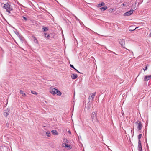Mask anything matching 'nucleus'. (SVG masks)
I'll return each instance as SVG.
<instances>
[{"instance_id":"nucleus-1","label":"nucleus","mask_w":151,"mask_h":151,"mask_svg":"<svg viewBox=\"0 0 151 151\" xmlns=\"http://www.w3.org/2000/svg\"><path fill=\"white\" fill-rule=\"evenodd\" d=\"M97 111L93 112L91 117L93 122H98V120L97 118Z\"/></svg>"},{"instance_id":"nucleus-2","label":"nucleus","mask_w":151,"mask_h":151,"mask_svg":"<svg viewBox=\"0 0 151 151\" xmlns=\"http://www.w3.org/2000/svg\"><path fill=\"white\" fill-rule=\"evenodd\" d=\"M10 2H8L6 4H4V8L5 9H8L9 10H12L13 8L9 4Z\"/></svg>"},{"instance_id":"nucleus-3","label":"nucleus","mask_w":151,"mask_h":151,"mask_svg":"<svg viewBox=\"0 0 151 151\" xmlns=\"http://www.w3.org/2000/svg\"><path fill=\"white\" fill-rule=\"evenodd\" d=\"M96 92H94L91 94V96L88 98V100L90 101H93V99L96 95Z\"/></svg>"},{"instance_id":"nucleus-4","label":"nucleus","mask_w":151,"mask_h":151,"mask_svg":"<svg viewBox=\"0 0 151 151\" xmlns=\"http://www.w3.org/2000/svg\"><path fill=\"white\" fill-rule=\"evenodd\" d=\"M136 123L138 125L137 129L139 130H140L141 129L142 125L141 124V122L139 121H137L136 122Z\"/></svg>"},{"instance_id":"nucleus-5","label":"nucleus","mask_w":151,"mask_h":151,"mask_svg":"<svg viewBox=\"0 0 151 151\" xmlns=\"http://www.w3.org/2000/svg\"><path fill=\"white\" fill-rule=\"evenodd\" d=\"M10 110L7 108L4 111L3 115L6 117H7L9 114Z\"/></svg>"},{"instance_id":"nucleus-6","label":"nucleus","mask_w":151,"mask_h":151,"mask_svg":"<svg viewBox=\"0 0 151 151\" xmlns=\"http://www.w3.org/2000/svg\"><path fill=\"white\" fill-rule=\"evenodd\" d=\"M134 10L131 9L130 10L124 13V16H129L131 15L133 12Z\"/></svg>"},{"instance_id":"nucleus-7","label":"nucleus","mask_w":151,"mask_h":151,"mask_svg":"<svg viewBox=\"0 0 151 151\" xmlns=\"http://www.w3.org/2000/svg\"><path fill=\"white\" fill-rule=\"evenodd\" d=\"M56 90V88H50L49 92L51 93L54 96L56 94V93H55Z\"/></svg>"},{"instance_id":"nucleus-8","label":"nucleus","mask_w":151,"mask_h":151,"mask_svg":"<svg viewBox=\"0 0 151 151\" xmlns=\"http://www.w3.org/2000/svg\"><path fill=\"white\" fill-rule=\"evenodd\" d=\"M119 42L122 47H123L125 48V41L124 40V39H120Z\"/></svg>"},{"instance_id":"nucleus-9","label":"nucleus","mask_w":151,"mask_h":151,"mask_svg":"<svg viewBox=\"0 0 151 151\" xmlns=\"http://www.w3.org/2000/svg\"><path fill=\"white\" fill-rule=\"evenodd\" d=\"M150 78H151V75H149L148 76H146L144 77V81H147Z\"/></svg>"},{"instance_id":"nucleus-10","label":"nucleus","mask_w":151,"mask_h":151,"mask_svg":"<svg viewBox=\"0 0 151 151\" xmlns=\"http://www.w3.org/2000/svg\"><path fill=\"white\" fill-rule=\"evenodd\" d=\"M55 93H56V94L58 96H60L62 94V93L57 89H56Z\"/></svg>"},{"instance_id":"nucleus-11","label":"nucleus","mask_w":151,"mask_h":151,"mask_svg":"<svg viewBox=\"0 0 151 151\" xmlns=\"http://www.w3.org/2000/svg\"><path fill=\"white\" fill-rule=\"evenodd\" d=\"M78 77V76L76 74H72L71 76V77L73 79H76Z\"/></svg>"},{"instance_id":"nucleus-12","label":"nucleus","mask_w":151,"mask_h":151,"mask_svg":"<svg viewBox=\"0 0 151 151\" xmlns=\"http://www.w3.org/2000/svg\"><path fill=\"white\" fill-rule=\"evenodd\" d=\"M52 133L54 135H58V133L56 130H52L51 131Z\"/></svg>"},{"instance_id":"nucleus-13","label":"nucleus","mask_w":151,"mask_h":151,"mask_svg":"<svg viewBox=\"0 0 151 151\" xmlns=\"http://www.w3.org/2000/svg\"><path fill=\"white\" fill-rule=\"evenodd\" d=\"M20 93L21 94H22V96H23V97H25L26 96V94L24 93V91L20 90Z\"/></svg>"},{"instance_id":"nucleus-14","label":"nucleus","mask_w":151,"mask_h":151,"mask_svg":"<svg viewBox=\"0 0 151 151\" xmlns=\"http://www.w3.org/2000/svg\"><path fill=\"white\" fill-rule=\"evenodd\" d=\"M107 9V6H104L102 7H101L100 8V9L102 11H104V10H106Z\"/></svg>"},{"instance_id":"nucleus-15","label":"nucleus","mask_w":151,"mask_h":151,"mask_svg":"<svg viewBox=\"0 0 151 151\" xmlns=\"http://www.w3.org/2000/svg\"><path fill=\"white\" fill-rule=\"evenodd\" d=\"M105 5V3L103 2H102L101 3L99 4H98V7H100Z\"/></svg>"},{"instance_id":"nucleus-16","label":"nucleus","mask_w":151,"mask_h":151,"mask_svg":"<svg viewBox=\"0 0 151 151\" xmlns=\"http://www.w3.org/2000/svg\"><path fill=\"white\" fill-rule=\"evenodd\" d=\"M70 66L72 68H73V69H74L78 73H81V74H82V73H81L79 71H78V70H77L74 67V66L71 65V64H70Z\"/></svg>"},{"instance_id":"nucleus-17","label":"nucleus","mask_w":151,"mask_h":151,"mask_svg":"<svg viewBox=\"0 0 151 151\" xmlns=\"http://www.w3.org/2000/svg\"><path fill=\"white\" fill-rule=\"evenodd\" d=\"M142 145H138V150L139 151H142Z\"/></svg>"},{"instance_id":"nucleus-18","label":"nucleus","mask_w":151,"mask_h":151,"mask_svg":"<svg viewBox=\"0 0 151 151\" xmlns=\"http://www.w3.org/2000/svg\"><path fill=\"white\" fill-rule=\"evenodd\" d=\"M44 34H45V37H46L47 39H49V38L50 37V35H47L46 33H44Z\"/></svg>"},{"instance_id":"nucleus-19","label":"nucleus","mask_w":151,"mask_h":151,"mask_svg":"<svg viewBox=\"0 0 151 151\" xmlns=\"http://www.w3.org/2000/svg\"><path fill=\"white\" fill-rule=\"evenodd\" d=\"M46 135L48 137L50 136V133L49 131H47L46 132Z\"/></svg>"},{"instance_id":"nucleus-20","label":"nucleus","mask_w":151,"mask_h":151,"mask_svg":"<svg viewBox=\"0 0 151 151\" xmlns=\"http://www.w3.org/2000/svg\"><path fill=\"white\" fill-rule=\"evenodd\" d=\"M43 31L44 32H46L48 30V28L45 27H43Z\"/></svg>"},{"instance_id":"nucleus-21","label":"nucleus","mask_w":151,"mask_h":151,"mask_svg":"<svg viewBox=\"0 0 151 151\" xmlns=\"http://www.w3.org/2000/svg\"><path fill=\"white\" fill-rule=\"evenodd\" d=\"M34 37V42H35V43H36L37 44H38V41L37 40V39L35 37Z\"/></svg>"},{"instance_id":"nucleus-22","label":"nucleus","mask_w":151,"mask_h":151,"mask_svg":"<svg viewBox=\"0 0 151 151\" xmlns=\"http://www.w3.org/2000/svg\"><path fill=\"white\" fill-rule=\"evenodd\" d=\"M64 145H65V147H68L70 148V145H68L66 144V143H64Z\"/></svg>"},{"instance_id":"nucleus-23","label":"nucleus","mask_w":151,"mask_h":151,"mask_svg":"<svg viewBox=\"0 0 151 151\" xmlns=\"http://www.w3.org/2000/svg\"><path fill=\"white\" fill-rule=\"evenodd\" d=\"M31 93L37 95V93L35 91H31Z\"/></svg>"},{"instance_id":"nucleus-24","label":"nucleus","mask_w":151,"mask_h":151,"mask_svg":"<svg viewBox=\"0 0 151 151\" xmlns=\"http://www.w3.org/2000/svg\"><path fill=\"white\" fill-rule=\"evenodd\" d=\"M142 136V134H140L138 135V140H140V139L141 138Z\"/></svg>"},{"instance_id":"nucleus-25","label":"nucleus","mask_w":151,"mask_h":151,"mask_svg":"<svg viewBox=\"0 0 151 151\" xmlns=\"http://www.w3.org/2000/svg\"><path fill=\"white\" fill-rule=\"evenodd\" d=\"M63 141L64 142H67V143L68 142V140L65 138L63 139Z\"/></svg>"},{"instance_id":"nucleus-26","label":"nucleus","mask_w":151,"mask_h":151,"mask_svg":"<svg viewBox=\"0 0 151 151\" xmlns=\"http://www.w3.org/2000/svg\"><path fill=\"white\" fill-rule=\"evenodd\" d=\"M148 65H149L148 64H147L146 65V66L145 67V69H143V70H144V71L146 70L147 69V66H148Z\"/></svg>"},{"instance_id":"nucleus-27","label":"nucleus","mask_w":151,"mask_h":151,"mask_svg":"<svg viewBox=\"0 0 151 151\" xmlns=\"http://www.w3.org/2000/svg\"><path fill=\"white\" fill-rule=\"evenodd\" d=\"M22 17H23V19L25 20V21H27V18L26 17H25L22 16Z\"/></svg>"},{"instance_id":"nucleus-28","label":"nucleus","mask_w":151,"mask_h":151,"mask_svg":"<svg viewBox=\"0 0 151 151\" xmlns=\"http://www.w3.org/2000/svg\"><path fill=\"white\" fill-rule=\"evenodd\" d=\"M141 145V142L140 140H138V145Z\"/></svg>"},{"instance_id":"nucleus-29","label":"nucleus","mask_w":151,"mask_h":151,"mask_svg":"<svg viewBox=\"0 0 151 151\" xmlns=\"http://www.w3.org/2000/svg\"><path fill=\"white\" fill-rule=\"evenodd\" d=\"M6 148H3V150L1 149V151H7L6 150Z\"/></svg>"},{"instance_id":"nucleus-30","label":"nucleus","mask_w":151,"mask_h":151,"mask_svg":"<svg viewBox=\"0 0 151 151\" xmlns=\"http://www.w3.org/2000/svg\"><path fill=\"white\" fill-rule=\"evenodd\" d=\"M6 11L7 12H8L9 13H10V11L11 10H9L8 9H6Z\"/></svg>"},{"instance_id":"nucleus-31","label":"nucleus","mask_w":151,"mask_h":151,"mask_svg":"<svg viewBox=\"0 0 151 151\" xmlns=\"http://www.w3.org/2000/svg\"><path fill=\"white\" fill-rule=\"evenodd\" d=\"M138 28V27H136L135 29H133V30H132V29H130L129 30V31H134V30H135L137 28Z\"/></svg>"},{"instance_id":"nucleus-32","label":"nucleus","mask_w":151,"mask_h":151,"mask_svg":"<svg viewBox=\"0 0 151 151\" xmlns=\"http://www.w3.org/2000/svg\"><path fill=\"white\" fill-rule=\"evenodd\" d=\"M68 133H69L70 134H71V132L70 130L68 131Z\"/></svg>"},{"instance_id":"nucleus-33","label":"nucleus","mask_w":151,"mask_h":151,"mask_svg":"<svg viewBox=\"0 0 151 151\" xmlns=\"http://www.w3.org/2000/svg\"><path fill=\"white\" fill-rule=\"evenodd\" d=\"M64 143H63L62 144L63 146V147H65V145H64Z\"/></svg>"},{"instance_id":"nucleus-34","label":"nucleus","mask_w":151,"mask_h":151,"mask_svg":"<svg viewBox=\"0 0 151 151\" xmlns=\"http://www.w3.org/2000/svg\"><path fill=\"white\" fill-rule=\"evenodd\" d=\"M122 4V5H123V6H124V5H125V4H124V3H123V4Z\"/></svg>"},{"instance_id":"nucleus-35","label":"nucleus","mask_w":151,"mask_h":151,"mask_svg":"<svg viewBox=\"0 0 151 151\" xmlns=\"http://www.w3.org/2000/svg\"><path fill=\"white\" fill-rule=\"evenodd\" d=\"M6 126L8 125H9V124H8V123H6Z\"/></svg>"},{"instance_id":"nucleus-36","label":"nucleus","mask_w":151,"mask_h":151,"mask_svg":"<svg viewBox=\"0 0 151 151\" xmlns=\"http://www.w3.org/2000/svg\"><path fill=\"white\" fill-rule=\"evenodd\" d=\"M127 49V50H128L129 51H130V50H129L128 49Z\"/></svg>"},{"instance_id":"nucleus-37","label":"nucleus","mask_w":151,"mask_h":151,"mask_svg":"<svg viewBox=\"0 0 151 151\" xmlns=\"http://www.w3.org/2000/svg\"><path fill=\"white\" fill-rule=\"evenodd\" d=\"M131 52H132V54H133V52H132V51Z\"/></svg>"}]
</instances>
